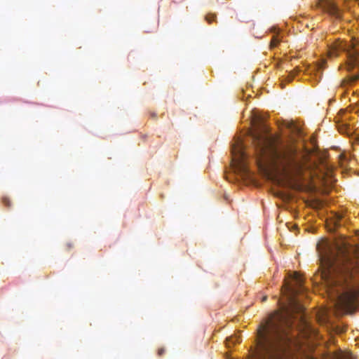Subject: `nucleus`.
Instances as JSON below:
<instances>
[{
    "label": "nucleus",
    "instance_id": "obj_1",
    "mask_svg": "<svg viewBox=\"0 0 359 359\" xmlns=\"http://www.w3.org/2000/svg\"><path fill=\"white\" fill-rule=\"evenodd\" d=\"M252 138L255 161L260 169L280 170L290 178H302L304 170H308L309 177L316 176L325 184L332 182V170L327 165L309 168L297 158V149L292 144H283L278 138L264 132H256Z\"/></svg>",
    "mask_w": 359,
    "mask_h": 359
},
{
    "label": "nucleus",
    "instance_id": "obj_2",
    "mask_svg": "<svg viewBox=\"0 0 359 359\" xmlns=\"http://www.w3.org/2000/svg\"><path fill=\"white\" fill-rule=\"evenodd\" d=\"M322 278L337 298V306L351 313L359 306V260H351L341 250L320 255Z\"/></svg>",
    "mask_w": 359,
    "mask_h": 359
},
{
    "label": "nucleus",
    "instance_id": "obj_3",
    "mask_svg": "<svg viewBox=\"0 0 359 359\" xmlns=\"http://www.w3.org/2000/svg\"><path fill=\"white\" fill-rule=\"evenodd\" d=\"M290 311L285 314L278 313L277 321H270L264 327L265 333L262 334V341L259 344V351L254 359H290L292 347L296 346V341L290 335L291 323L287 319Z\"/></svg>",
    "mask_w": 359,
    "mask_h": 359
},
{
    "label": "nucleus",
    "instance_id": "obj_4",
    "mask_svg": "<svg viewBox=\"0 0 359 359\" xmlns=\"http://www.w3.org/2000/svg\"><path fill=\"white\" fill-rule=\"evenodd\" d=\"M290 278L294 283H291L288 281H285L283 292L287 296L290 309L292 310L301 311L302 306L299 304L296 296L302 292L304 290L303 287V279L297 272L290 275Z\"/></svg>",
    "mask_w": 359,
    "mask_h": 359
},
{
    "label": "nucleus",
    "instance_id": "obj_5",
    "mask_svg": "<svg viewBox=\"0 0 359 359\" xmlns=\"http://www.w3.org/2000/svg\"><path fill=\"white\" fill-rule=\"evenodd\" d=\"M232 155L233 161L238 168L243 172L247 173L248 168L247 166V154H245L242 142L238 141L232 147Z\"/></svg>",
    "mask_w": 359,
    "mask_h": 359
},
{
    "label": "nucleus",
    "instance_id": "obj_6",
    "mask_svg": "<svg viewBox=\"0 0 359 359\" xmlns=\"http://www.w3.org/2000/svg\"><path fill=\"white\" fill-rule=\"evenodd\" d=\"M316 6L337 19L341 18L339 8L331 0H318Z\"/></svg>",
    "mask_w": 359,
    "mask_h": 359
},
{
    "label": "nucleus",
    "instance_id": "obj_7",
    "mask_svg": "<svg viewBox=\"0 0 359 359\" xmlns=\"http://www.w3.org/2000/svg\"><path fill=\"white\" fill-rule=\"evenodd\" d=\"M344 50V46L339 41H335L332 43L328 50V56L330 57H337L340 52Z\"/></svg>",
    "mask_w": 359,
    "mask_h": 359
},
{
    "label": "nucleus",
    "instance_id": "obj_8",
    "mask_svg": "<svg viewBox=\"0 0 359 359\" xmlns=\"http://www.w3.org/2000/svg\"><path fill=\"white\" fill-rule=\"evenodd\" d=\"M352 57H353L354 62H355L356 64L359 63V49L358 48H355L353 50Z\"/></svg>",
    "mask_w": 359,
    "mask_h": 359
},
{
    "label": "nucleus",
    "instance_id": "obj_9",
    "mask_svg": "<svg viewBox=\"0 0 359 359\" xmlns=\"http://www.w3.org/2000/svg\"><path fill=\"white\" fill-rule=\"evenodd\" d=\"M215 20H216V15L215 14H208L205 16V20L209 24H211L212 22L215 21Z\"/></svg>",
    "mask_w": 359,
    "mask_h": 359
},
{
    "label": "nucleus",
    "instance_id": "obj_10",
    "mask_svg": "<svg viewBox=\"0 0 359 359\" xmlns=\"http://www.w3.org/2000/svg\"><path fill=\"white\" fill-rule=\"evenodd\" d=\"M280 42V39H278V37L277 36H273L271 41V48H274L276 46H277V45Z\"/></svg>",
    "mask_w": 359,
    "mask_h": 359
},
{
    "label": "nucleus",
    "instance_id": "obj_11",
    "mask_svg": "<svg viewBox=\"0 0 359 359\" xmlns=\"http://www.w3.org/2000/svg\"><path fill=\"white\" fill-rule=\"evenodd\" d=\"M1 201H2V203H4V205L6 207L9 208L11 206V200H10V198L8 197L3 196L2 198H1Z\"/></svg>",
    "mask_w": 359,
    "mask_h": 359
},
{
    "label": "nucleus",
    "instance_id": "obj_12",
    "mask_svg": "<svg viewBox=\"0 0 359 359\" xmlns=\"http://www.w3.org/2000/svg\"><path fill=\"white\" fill-rule=\"evenodd\" d=\"M230 342H232L233 344L240 343V340L238 337H231L230 339H227L228 346L229 345Z\"/></svg>",
    "mask_w": 359,
    "mask_h": 359
},
{
    "label": "nucleus",
    "instance_id": "obj_13",
    "mask_svg": "<svg viewBox=\"0 0 359 359\" xmlns=\"http://www.w3.org/2000/svg\"><path fill=\"white\" fill-rule=\"evenodd\" d=\"M334 217H335V219H336V221L334 222V224L337 225L338 222L341 219L342 215L341 214H339V213H335Z\"/></svg>",
    "mask_w": 359,
    "mask_h": 359
},
{
    "label": "nucleus",
    "instance_id": "obj_14",
    "mask_svg": "<svg viewBox=\"0 0 359 359\" xmlns=\"http://www.w3.org/2000/svg\"><path fill=\"white\" fill-rule=\"evenodd\" d=\"M165 348H158V352H157L158 355V356H162V355L165 353Z\"/></svg>",
    "mask_w": 359,
    "mask_h": 359
},
{
    "label": "nucleus",
    "instance_id": "obj_15",
    "mask_svg": "<svg viewBox=\"0 0 359 359\" xmlns=\"http://www.w3.org/2000/svg\"><path fill=\"white\" fill-rule=\"evenodd\" d=\"M359 79V76H353L351 77V81H355Z\"/></svg>",
    "mask_w": 359,
    "mask_h": 359
},
{
    "label": "nucleus",
    "instance_id": "obj_16",
    "mask_svg": "<svg viewBox=\"0 0 359 359\" xmlns=\"http://www.w3.org/2000/svg\"><path fill=\"white\" fill-rule=\"evenodd\" d=\"M151 116L152 117H155V116H156V114H155V113H151Z\"/></svg>",
    "mask_w": 359,
    "mask_h": 359
},
{
    "label": "nucleus",
    "instance_id": "obj_17",
    "mask_svg": "<svg viewBox=\"0 0 359 359\" xmlns=\"http://www.w3.org/2000/svg\"><path fill=\"white\" fill-rule=\"evenodd\" d=\"M266 299V297H264L262 301H265Z\"/></svg>",
    "mask_w": 359,
    "mask_h": 359
}]
</instances>
